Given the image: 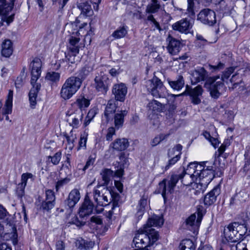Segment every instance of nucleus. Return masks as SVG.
Wrapping results in <instances>:
<instances>
[{
	"mask_svg": "<svg viewBox=\"0 0 250 250\" xmlns=\"http://www.w3.org/2000/svg\"><path fill=\"white\" fill-rule=\"evenodd\" d=\"M195 166L194 164L190 163L188 166L185 173L181 174L172 175L170 180L166 183V179H164L159 184L158 192L161 193L164 200L166 198V195L171 193L173 191L174 188L179 180H181L183 184L186 186L191 187L189 190H192L195 195L202 192L203 191H198L193 186L194 184H198L199 182L197 180V178L195 175L194 171Z\"/></svg>",
	"mask_w": 250,
	"mask_h": 250,
	"instance_id": "nucleus-1",
	"label": "nucleus"
},
{
	"mask_svg": "<svg viewBox=\"0 0 250 250\" xmlns=\"http://www.w3.org/2000/svg\"><path fill=\"white\" fill-rule=\"evenodd\" d=\"M164 219L162 216L154 215L148 219L146 224L143 228L139 229L133 239L135 247L139 249H145L153 245L159 238L158 232L152 227H161L164 224Z\"/></svg>",
	"mask_w": 250,
	"mask_h": 250,
	"instance_id": "nucleus-2",
	"label": "nucleus"
},
{
	"mask_svg": "<svg viewBox=\"0 0 250 250\" xmlns=\"http://www.w3.org/2000/svg\"><path fill=\"white\" fill-rule=\"evenodd\" d=\"M94 199L97 204L96 209L98 212H101L103 210V208L100 209H97L98 206L104 207L108 205L109 203L112 202V207L109 211V215L112 214H117L119 212V204L116 198L118 195H116L115 197H113L111 191L107 188L99 186L97 188L94 190Z\"/></svg>",
	"mask_w": 250,
	"mask_h": 250,
	"instance_id": "nucleus-3",
	"label": "nucleus"
},
{
	"mask_svg": "<svg viewBox=\"0 0 250 250\" xmlns=\"http://www.w3.org/2000/svg\"><path fill=\"white\" fill-rule=\"evenodd\" d=\"M195 166L194 171L197 180L199 183L194 184V188H197L198 191H204L208 185L210 183L214 177L213 167L207 165L208 162H203L198 164L196 162L191 163Z\"/></svg>",
	"mask_w": 250,
	"mask_h": 250,
	"instance_id": "nucleus-4",
	"label": "nucleus"
},
{
	"mask_svg": "<svg viewBox=\"0 0 250 250\" xmlns=\"http://www.w3.org/2000/svg\"><path fill=\"white\" fill-rule=\"evenodd\" d=\"M235 70V67H230L223 72L221 79L219 76L210 77L207 79L204 84L205 87L208 89L211 97L217 99L221 94L224 88L223 81L228 79Z\"/></svg>",
	"mask_w": 250,
	"mask_h": 250,
	"instance_id": "nucleus-5",
	"label": "nucleus"
},
{
	"mask_svg": "<svg viewBox=\"0 0 250 250\" xmlns=\"http://www.w3.org/2000/svg\"><path fill=\"white\" fill-rule=\"evenodd\" d=\"M82 80L79 77L71 76L68 78L62 84L60 96L64 100L70 99L80 88Z\"/></svg>",
	"mask_w": 250,
	"mask_h": 250,
	"instance_id": "nucleus-6",
	"label": "nucleus"
},
{
	"mask_svg": "<svg viewBox=\"0 0 250 250\" xmlns=\"http://www.w3.org/2000/svg\"><path fill=\"white\" fill-rule=\"evenodd\" d=\"M145 86L147 91L156 98H165L168 95L163 82L157 77L154 76L151 80L146 81Z\"/></svg>",
	"mask_w": 250,
	"mask_h": 250,
	"instance_id": "nucleus-7",
	"label": "nucleus"
},
{
	"mask_svg": "<svg viewBox=\"0 0 250 250\" xmlns=\"http://www.w3.org/2000/svg\"><path fill=\"white\" fill-rule=\"evenodd\" d=\"M6 0H0V27H6L14 20V15L8 16L12 9V6H7Z\"/></svg>",
	"mask_w": 250,
	"mask_h": 250,
	"instance_id": "nucleus-8",
	"label": "nucleus"
},
{
	"mask_svg": "<svg viewBox=\"0 0 250 250\" xmlns=\"http://www.w3.org/2000/svg\"><path fill=\"white\" fill-rule=\"evenodd\" d=\"M83 115L81 109H75L72 107L66 112V121L70 126L77 128L82 124Z\"/></svg>",
	"mask_w": 250,
	"mask_h": 250,
	"instance_id": "nucleus-9",
	"label": "nucleus"
},
{
	"mask_svg": "<svg viewBox=\"0 0 250 250\" xmlns=\"http://www.w3.org/2000/svg\"><path fill=\"white\" fill-rule=\"evenodd\" d=\"M241 228H244L243 226L239 225L236 222L229 225L224 230L226 240L230 242H237L240 239V236L242 235V234L239 233V229Z\"/></svg>",
	"mask_w": 250,
	"mask_h": 250,
	"instance_id": "nucleus-10",
	"label": "nucleus"
},
{
	"mask_svg": "<svg viewBox=\"0 0 250 250\" xmlns=\"http://www.w3.org/2000/svg\"><path fill=\"white\" fill-rule=\"evenodd\" d=\"M94 82L96 89L98 91L105 94L108 89L110 83L108 76L101 71L96 74Z\"/></svg>",
	"mask_w": 250,
	"mask_h": 250,
	"instance_id": "nucleus-11",
	"label": "nucleus"
},
{
	"mask_svg": "<svg viewBox=\"0 0 250 250\" xmlns=\"http://www.w3.org/2000/svg\"><path fill=\"white\" fill-rule=\"evenodd\" d=\"M203 92V90L201 85H198L194 88H191L187 85L186 89L184 92L181 94L172 95V96L176 97L186 95L187 93L190 96L192 103L194 104H198L201 102L200 96H202Z\"/></svg>",
	"mask_w": 250,
	"mask_h": 250,
	"instance_id": "nucleus-12",
	"label": "nucleus"
},
{
	"mask_svg": "<svg viewBox=\"0 0 250 250\" xmlns=\"http://www.w3.org/2000/svg\"><path fill=\"white\" fill-rule=\"evenodd\" d=\"M198 20L205 24L213 25L216 21V15L213 10L204 9L198 14Z\"/></svg>",
	"mask_w": 250,
	"mask_h": 250,
	"instance_id": "nucleus-13",
	"label": "nucleus"
},
{
	"mask_svg": "<svg viewBox=\"0 0 250 250\" xmlns=\"http://www.w3.org/2000/svg\"><path fill=\"white\" fill-rule=\"evenodd\" d=\"M87 26L86 22L80 24V21L76 20L74 22L66 23L65 30L70 36H80L81 34H84V32H83V27Z\"/></svg>",
	"mask_w": 250,
	"mask_h": 250,
	"instance_id": "nucleus-14",
	"label": "nucleus"
},
{
	"mask_svg": "<svg viewBox=\"0 0 250 250\" xmlns=\"http://www.w3.org/2000/svg\"><path fill=\"white\" fill-rule=\"evenodd\" d=\"M31 84L38 83L37 82L40 78L42 72V62L40 59L36 58L30 63Z\"/></svg>",
	"mask_w": 250,
	"mask_h": 250,
	"instance_id": "nucleus-15",
	"label": "nucleus"
},
{
	"mask_svg": "<svg viewBox=\"0 0 250 250\" xmlns=\"http://www.w3.org/2000/svg\"><path fill=\"white\" fill-rule=\"evenodd\" d=\"M182 148V146L181 145H177L174 147L169 149L168 156L170 159L165 167L166 170H167L171 166L174 165L180 159Z\"/></svg>",
	"mask_w": 250,
	"mask_h": 250,
	"instance_id": "nucleus-16",
	"label": "nucleus"
},
{
	"mask_svg": "<svg viewBox=\"0 0 250 250\" xmlns=\"http://www.w3.org/2000/svg\"><path fill=\"white\" fill-rule=\"evenodd\" d=\"M112 92L116 101L123 102L127 92V88L123 83H117L113 86Z\"/></svg>",
	"mask_w": 250,
	"mask_h": 250,
	"instance_id": "nucleus-17",
	"label": "nucleus"
},
{
	"mask_svg": "<svg viewBox=\"0 0 250 250\" xmlns=\"http://www.w3.org/2000/svg\"><path fill=\"white\" fill-rule=\"evenodd\" d=\"M129 146V142L125 138L116 139L109 145V148L113 151H122L126 149Z\"/></svg>",
	"mask_w": 250,
	"mask_h": 250,
	"instance_id": "nucleus-18",
	"label": "nucleus"
},
{
	"mask_svg": "<svg viewBox=\"0 0 250 250\" xmlns=\"http://www.w3.org/2000/svg\"><path fill=\"white\" fill-rule=\"evenodd\" d=\"M221 193L220 186L218 185L215 187L210 192L206 194L204 197V204L206 206H210L216 201L217 197Z\"/></svg>",
	"mask_w": 250,
	"mask_h": 250,
	"instance_id": "nucleus-19",
	"label": "nucleus"
},
{
	"mask_svg": "<svg viewBox=\"0 0 250 250\" xmlns=\"http://www.w3.org/2000/svg\"><path fill=\"white\" fill-rule=\"evenodd\" d=\"M167 41L169 42L167 47L168 52L173 55L178 54L181 48L180 42L173 38L170 35H168Z\"/></svg>",
	"mask_w": 250,
	"mask_h": 250,
	"instance_id": "nucleus-20",
	"label": "nucleus"
},
{
	"mask_svg": "<svg viewBox=\"0 0 250 250\" xmlns=\"http://www.w3.org/2000/svg\"><path fill=\"white\" fill-rule=\"evenodd\" d=\"M93 210V204L87 196L85 197L84 201L80 208L79 214L81 217L91 214Z\"/></svg>",
	"mask_w": 250,
	"mask_h": 250,
	"instance_id": "nucleus-21",
	"label": "nucleus"
},
{
	"mask_svg": "<svg viewBox=\"0 0 250 250\" xmlns=\"http://www.w3.org/2000/svg\"><path fill=\"white\" fill-rule=\"evenodd\" d=\"M192 24L187 19H182L172 25V28L181 33L187 34L189 32Z\"/></svg>",
	"mask_w": 250,
	"mask_h": 250,
	"instance_id": "nucleus-22",
	"label": "nucleus"
},
{
	"mask_svg": "<svg viewBox=\"0 0 250 250\" xmlns=\"http://www.w3.org/2000/svg\"><path fill=\"white\" fill-rule=\"evenodd\" d=\"M207 77V71L203 67H200L195 70L192 72L191 82L194 83H197L205 80Z\"/></svg>",
	"mask_w": 250,
	"mask_h": 250,
	"instance_id": "nucleus-23",
	"label": "nucleus"
},
{
	"mask_svg": "<svg viewBox=\"0 0 250 250\" xmlns=\"http://www.w3.org/2000/svg\"><path fill=\"white\" fill-rule=\"evenodd\" d=\"M119 159L120 161L118 162V166L117 167L118 169L115 171V174L117 175V177L120 178L124 175V169L125 167V165L128 162V159L124 152L120 153Z\"/></svg>",
	"mask_w": 250,
	"mask_h": 250,
	"instance_id": "nucleus-24",
	"label": "nucleus"
},
{
	"mask_svg": "<svg viewBox=\"0 0 250 250\" xmlns=\"http://www.w3.org/2000/svg\"><path fill=\"white\" fill-rule=\"evenodd\" d=\"M31 85L32 87L29 93V100L31 107L34 108L37 104L36 99L38 93L41 88V84L40 83H34L31 84Z\"/></svg>",
	"mask_w": 250,
	"mask_h": 250,
	"instance_id": "nucleus-25",
	"label": "nucleus"
},
{
	"mask_svg": "<svg viewBox=\"0 0 250 250\" xmlns=\"http://www.w3.org/2000/svg\"><path fill=\"white\" fill-rule=\"evenodd\" d=\"M116 107L117 106L114 100H110L108 101L104 114V116L107 122H109L112 119V115L115 112Z\"/></svg>",
	"mask_w": 250,
	"mask_h": 250,
	"instance_id": "nucleus-26",
	"label": "nucleus"
},
{
	"mask_svg": "<svg viewBox=\"0 0 250 250\" xmlns=\"http://www.w3.org/2000/svg\"><path fill=\"white\" fill-rule=\"evenodd\" d=\"M13 91L12 90H9L4 107L2 108L3 114L8 115L12 113L13 106Z\"/></svg>",
	"mask_w": 250,
	"mask_h": 250,
	"instance_id": "nucleus-27",
	"label": "nucleus"
},
{
	"mask_svg": "<svg viewBox=\"0 0 250 250\" xmlns=\"http://www.w3.org/2000/svg\"><path fill=\"white\" fill-rule=\"evenodd\" d=\"M12 42L8 39L5 40L1 44V55L5 57H9L13 53Z\"/></svg>",
	"mask_w": 250,
	"mask_h": 250,
	"instance_id": "nucleus-28",
	"label": "nucleus"
},
{
	"mask_svg": "<svg viewBox=\"0 0 250 250\" xmlns=\"http://www.w3.org/2000/svg\"><path fill=\"white\" fill-rule=\"evenodd\" d=\"M127 114V111L125 110H121L115 114L114 117V125L116 129H118L123 126L124 123V118Z\"/></svg>",
	"mask_w": 250,
	"mask_h": 250,
	"instance_id": "nucleus-29",
	"label": "nucleus"
},
{
	"mask_svg": "<svg viewBox=\"0 0 250 250\" xmlns=\"http://www.w3.org/2000/svg\"><path fill=\"white\" fill-rule=\"evenodd\" d=\"M90 104V101L83 96L79 97L74 103L72 107L75 109H81L83 112Z\"/></svg>",
	"mask_w": 250,
	"mask_h": 250,
	"instance_id": "nucleus-30",
	"label": "nucleus"
},
{
	"mask_svg": "<svg viewBox=\"0 0 250 250\" xmlns=\"http://www.w3.org/2000/svg\"><path fill=\"white\" fill-rule=\"evenodd\" d=\"M78 8L81 11V14L86 17L93 15V11L91 5L87 2H81L78 5Z\"/></svg>",
	"mask_w": 250,
	"mask_h": 250,
	"instance_id": "nucleus-31",
	"label": "nucleus"
},
{
	"mask_svg": "<svg viewBox=\"0 0 250 250\" xmlns=\"http://www.w3.org/2000/svg\"><path fill=\"white\" fill-rule=\"evenodd\" d=\"M168 83L170 87L174 90H179L181 89L185 85V81L182 76L179 75L176 80L168 81Z\"/></svg>",
	"mask_w": 250,
	"mask_h": 250,
	"instance_id": "nucleus-32",
	"label": "nucleus"
},
{
	"mask_svg": "<svg viewBox=\"0 0 250 250\" xmlns=\"http://www.w3.org/2000/svg\"><path fill=\"white\" fill-rule=\"evenodd\" d=\"M147 196L145 195H144L141 198L137 207V212L136 213V216L138 217H142L144 214L145 207L147 205Z\"/></svg>",
	"mask_w": 250,
	"mask_h": 250,
	"instance_id": "nucleus-33",
	"label": "nucleus"
},
{
	"mask_svg": "<svg viewBox=\"0 0 250 250\" xmlns=\"http://www.w3.org/2000/svg\"><path fill=\"white\" fill-rule=\"evenodd\" d=\"M101 175L104 181V184L106 185L108 183L111 177L114 176H117V175L115 174V172L108 168L103 169L101 172Z\"/></svg>",
	"mask_w": 250,
	"mask_h": 250,
	"instance_id": "nucleus-34",
	"label": "nucleus"
},
{
	"mask_svg": "<svg viewBox=\"0 0 250 250\" xmlns=\"http://www.w3.org/2000/svg\"><path fill=\"white\" fill-rule=\"evenodd\" d=\"M93 69V64L90 63L87 65H85L80 71L79 77L82 81L87 76Z\"/></svg>",
	"mask_w": 250,
	"mask_h": 250,
	"instance_id": "nucleus-35",
	"label": "nucleus"
},
{
	"mask_svg": "<svg viewBox=\"0 0 250 250\" xmlns=\"http://www.w3.org/2000/svg\"><path fill=\"white\" fill-rule=\"evenodd\" d=\"M60 73L54 71H49L46 75L45 80L52 83H57L60 81Z\"/></svg>",
	"mask_w": 250,
	"mask_h": 250,
	"instance_id": "nucleus-36",
	"label": "nucleus"
},
{
	"mask_svg": "<svg viewBox=\"0 0 250 250\" xmlns=\"http://www.w3.org/2000/svg\"><path fill=\"white\" fill-rule=\"evenodd\" d=\"M180 246V250H195L194 245L192 241L189 239L182 241Z\"/></svg>",
	"mask_w": 250,
	"mask_h": 250,
	"instance_id": "nucleus-37",
	"label": "nucleus"
},
{
	"mask_svg": "<svg viewBox=\"0 0 250 250\" xmlns=\"http://www.w3.org/2000/svg\"><path fill=\"white\" fill-rule=\"evenodd\" d=\"M152 3L147 5L146 12L148 13H154L156 12L160 8L159 3L157 0H151Z\"/></svg>",
	"mask_w": 250,
	"mask_h": 250,
	"instance_id": "nucleus-38",
	"label": "nucleus"
},
{
	"mask_svg": "<svg viewBox=\"0 0 250 250\" xmlns=\"http://www.w3.org/2000/svg\"><path fill=\"white\" fill-rule=\"evenodd\" d=\"M239 76L237 74H235L232 76L230 79V82L232 83V86L229 87V90H234L238 86L239 84L243 83V81L242 80H240L239 81H237L239 79Z\"/></svg>",
	"mask_w": 250,
	"mask_h": 250,
	"instance_id": "nucleus-39",
	"label": "nucleus"
},
{
	"mask_svg": "<svg viewBox=\"0 0 250 250\" xmlns=\"http://www.w3.org/2000/svg\"><path fill=\"white\" fill-rule=\"evenodd\" d=\"M127 31L125 27H120L115 30L112 34L115 39H120L124 37L127 34Z\"/></svg>",
	"mask_w": 250,
	"mask_h": 250,
	"instance_id": "nucleus-40",
	"label": "nucleus"
},
{
	"mask_svg": "<svg viewBox=\"0 0 250 250\" xmlns=\"http://www.w3.org/2000/svg\"><path fill=\"white\" fill-rule=\"evenodd\" d=\"M147 107L153 112L159 111L161 110L162 104L156 100H152L148 103Z\"/></svg>",
	"mask_w": 250,
	"mask_h": 250,
	"instance_id": "nucleus-41",
	"label": "nucleus"
},
{
	"mask_svg": "<svg viewBox=\"0 0 250 250\" xmlns=\"http://www.w3.org/2000/svg\"><path fill=\"white\" fill-rule=\"evenodd\" d=\"M205 138L207 139L215 148L219 145V142L217 138L211 136L210 133L206 131L203 133Z\"/></svg>",
	"mask_w": 250,
	"mask_h": 250,
	"instance_id": "nucleus-42",
	"label": "nucleus"
},
{
	"mask_svg": "<svg viewBox=\"0 0 250 250\" xmlns=\"http://www.w3.org/2000/svg\"><path fill=\"white\" fill-rule=\"evenodd\" d=\"M65 137L68 144V148L71 150L74 147V142L76 139V136L70 132L69 135H65Z\"/></svg>",
	"mask_w": 250,
	"mask_h": 250,
	"instance_id": "nucleus-43",
	"label": "nucleus"
},
{
	"mask_svg": "<svg viewBox=\"0 0 250 250\" xmlns=\"http://www.w3.org/2000/svg\"><path fill=\"white\" fill-rule=\"evenodd\" d=\"M34 180V175L31 173H24L21 176V182L20 184L26 186L27 182L28 179Z\"/></svg>",
	"mask_w": 250,
	"mask_h": 250,
	"instance_id": "nucleus-44",
	"label": "nucleus"
},
{
	"mask_svg": "<svg viewBox=\"0 0 250 250\" xmlns=\"http://www.w3.org/2000/svg\"><path fill=\"white\" fill-rule=\"evenodd\" d=\"M80 245L81 246H80V249L87 250L93 247L94 243L92 241H85V240H82L80 242Z\"/></svg>",
	"mask_w": 250,
	"mask_h": 250,
	"instance_id": "nucleus-45",
	"label": "nucleus"
},
{
	"mask_svg": "<svg viewBox=\"0 0 250 250\" xmlns=\"http://www.w3.org/2000/svg\"><path fill=\"white\" fill-rule=\"evenodd\" d=\"M62 157V153L60 151L56 152L54 156H48V160L50 159L52 164L55 165H58Z\"/></svg>",
	"mask_w": 250,
	"mask_h": 250,
	"instance_id": "nucleus-46",
	"label": "nucleus"
},
{
	"mask_svg": "<svg viewBox=\"0 0 250 250\" xmlns=\"http://www.w3.org/2000/svg\"><path fill=\"white\" fill-rule=\"evenodd\" d=\"M54 206V203L53 202H51V201H45L42 202L41 208L43 210L48 211L52 208Z\"/></svg>",
	"mask_w": 250,
	"mask_h": 250,
	"instance_id": "nucleus-47",
	"label": "nucleus"
},
{
	"mask_svg": "<svg viewBox=\"0 0 250 250\" xmlns=\"http://www.w3.org/2000/svg\"><path fill=\"white\" fill-rule=\"evenodd\" d=\"M167 136V135L161 134L158 136L155 137L151 142V145L152 146H156L159 144L162 141L164 140Z\"/></svg>",
	"mask_w": 250,
	"mask_h": 250,
	"instance_id": "nucleus-48",
	"label": "nucleus"
},
{
	"mask_svg": "<svg viewBox=\"0 0 250 250\" xmlns=\"http://www.w3.org/2000/svg\"><path fill=\"white\" fill-rule=\"evenodd\" d=\"M194 0H188V13L189 16H192L195 14L194 11Z\"/></svg>",
	"mask_w": 250,
	"mask_h": 250,
	"instance_id": "nucleus-49",
	"label": "nucleus"
},
{
	"mask_svg": "<svg viewBox=\"0 0 250 250\" xmlns=\"http://www.w3.org/2000/svg\"><path fill=\"white\" fill-rule=\"evenodd\" d=\"M70 198L74 199V200L78 202L80 199V194L79 191L77 189H73L69 193Z\"/></svg>",
	"mask_w": 250,
	"mask_h": 250,
	"instance_id": "nucleus-50",
	"label": "nucleus"
},
{
	"mask_svg": "<svg viewBox=\"0 0 250 250\" xmlns=\"http://www.w3.org/2000/svg\"><path fill=\"white\" fill-rule=\"evenodd\" d=\"M80 36H70L69 40V46H78L77 44L80 40Z\"/></svg>",
	"mask_w": 250,
	"mask_h": 250,
	"instance_id": "nucleus-51",
	"label": "nucleus"
},
{
	"mask_svg": "<svg viewBox=\"0 0 250 250\" xmlns=\"http://www.w3.org/2000/svg\"><path fill=\"white\" fill-rule=\"evenodd\" d=\"M25 187V186H23L20 183L18 185L16 193L18 197L21 198L24 195V189Z\"/></svg>",
	"mask_w": 250,
	"mask_h": 250,
	"instance_id": "nucleus-52",
	"label": "nucleus"
},
{
	"mask_svg": "<svg viewBox=\"0 0 250 250\" xmlns=\"http://www.w3.org/2000/svg\"><path fill=\"white\" fill-rule=\"evenodd\" d=\"M70 181V179L68 178H65L64 179L58 181L56 185V190H58L61 187L68 183Z\"/></svg>",
	"mask_w": 250,
	"mask_h": 250,
	"instance_id": "nucleus-53",
	"label": "nucleus"
},
{
	"mask_svg": "<svg viewBox=\"0 0 250 250\" xmlns=\"http://www.w3.org/2000/svg\"><path fill=\"white\" fill-rule=\"evenodd\" d=\"M115 134V128L113 127L108 128L107 133L106 136L107 141H111L112 140L113 136Z\"/></svg>",
	"mask_w": 250,
	"mask_h": 250,
	"instance_id": "nucleus-54",
	"label": "nucleus"
},
{
	"mask_svg": "<svg viewBox=\"0 0 250 250\" xmlns=\"http://www.w3.org/2000/svg\"><path fill=\"white\" fill-rule=\"evenodd\" d=\"M45 194V201H51V202L54 203L55 198L54 192L51 190H47L46 191Z\"/></svg>",
	"mask_w": 250,
	"mask_h": 250,
	"instance_id": "nucleus-55",
	"label": "nucleus"
},
{
	"mask_svg": "<svg viewBox=\"0 0 250 250\" xmlns=\"http://www.w3.org/2000/svg\"><path fill=\"white\" fill-rule=\"evenodd\" d=\"M69 223L72 224H75L77 227H81L85 224L84 222L80 221L78 219V217L75 215H74L71 221L69 222Z\"/></svg>",
	"mask_w": 250,
	"mask_h": 250,
	"instance_id": "nucleus-56",
	"label": "nucleus"
},
{
	"mask_svg": "<svg viewBox=\"0 0 250 250\" xmlns=\"http://www.w3.org/2000/svg\"><path fill=\"white\" fill-rule=\"evenodd\" d=\"M76 56L77 55H72L70 53H67L65 56L68 62L71 63H74L79 61V58H76Z\"/></svg>",
	"mask_w": 250,
	"mask_h": 250,
	"instance_id": "nucleus-57",
	"label": "nucleus"
},
{
	"mask_svg": "<svg viewBox=\"0 0 250 250\" xmlns=\"http://www.w3.org/2000/svg\"><path fill=\"white\" fill-rule=\"evenodd\" d=\"M236 197L240 201L243 202L246 201L248 197V195L244 190H241L237 194Z\"/></svg>",
	"mask_w": 250,
	"mask_h": 250,
	"instance_id": "nucleus-58",
	"label": "nucleus"
},
{
	"mask_svg": "<svg viewBox=\"0 0 250 250\" xmlns=\"http://www.w3.org/2000/svg\"><path fill=\"white\" fill-rule=\"evenodd\" d=\"M147 19L148 21H150L153 25L155 26V28L161 31V29L159 23L156 21L152 15H149L147 16Z\"/></svg>",
	"mask_w": 250,
	"mask_h": 250,
	"instance_id": "nucleus-59",
	"label": "nucleus"
},
{
	"mask_svg": "<svg viewBox=\"0 0 250 250\" xmlns=\"http://www.w3.org/2000/svg\"><path fill=\"white\" fill-rule=\"evenodd\" d=\"M90 221L92 223H95L98 225H102L103 224V221L101 218L99 216H93L91 217Z\"/></svg>",
	"mask_w": 250,
	"mask_h": 250,
	"instance_id": "nucleus-60",
	"label": "nucleus"
},
{
	"mask_svg": "<svg viewBox=\"0 0 250 250\" xmlns=\"http://www.w3.org/2000/svg\"><path fill=\"white\" fill-rule=\"evenodd\" d=\"M69 52L72 55H77L79 52V46H68Z\"/></svg>",
	"mask_w": 250,
	"mask_h": 250,
	"instance_id": "nucleus-61",
	"label": "nucleus"
},
{
	"mask_svg": "<svg viewBox=\"0 0 250 250\" xmlns=\"http://www.w3.org/2000/svg\"><path fill=\"white\" fill-rule=\"evenodd\" d=\"M196 215L195 214L191 215L186 220L187 225L192 226L195 224V221L196 219Z\"/></svg>",
	"mask_w": 250,
	"mask_h": 250,
	"instance_id": "nucleus-62",
	"label": "nucleus"
},
{
	"mask_svg": "<svg viewBox=\"0 0 250 250\" xmlns=\"http://www.w3.org/2000/svg\"><path fill=\"white\" fill-rule=\"evenodd\" d=\"M236 250H249L246 244L244 243H238L235 247Z\"/></svg>",
	"mask_w": 250,
	"mask_h": 250,
	"instance_id": "nucleus-63",
	"label": "nucleus"
},
{
	"mask_svg": "<svg viewBox=\"0 0 250 250\" xmlns=\"http://www.w3.org/2000/svg\"><path fill=\"white\" fill-rule=\"evenodd\" d=\"M64 243L61 240H59L56 244V250H65Z\"/></svg>",
	"mask_w": 250,
	"mask_h": 250,
	"instance_id": "nucleus-64",
	"label": "nucleus"
}]
</instances>
